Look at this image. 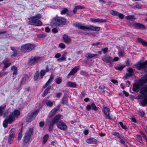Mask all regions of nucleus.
<instances>
[{"label": "nucleus", "instance_id": "1", "mask_svg": "<svg viewBox=\"0 0 147 147\" xmlns=\"http://www.w3.org/2000/svg\"><path fill=\"white\" fill-rule=\"evenodd\" d=\"M42 18V15L37 13L35 15L30 17L28 18L29 23L31 25L36 26H40L42 25V22L39 19Z\"/></svg>", "mask_w": 147, "mask_h": 147}, {"label": "nucleus", "instance_id": "2", "mask_svg": "<svg viewBox=\"0 0 147 147\" xmlns=\"http://www.w3.org/2000/svg\"><path fill=\"white\" fill-rule=\"evenodd\" d=\"M74 25L75 27L84 30H90L95 31H98L100 30L99 27L94 26H87L84 24H81L78 23L74 24Z\"/></svg>", "mask_w": 147, "mask_h": 147}, {"label": "nucleus", "instance_id": "3", "mask_svg": "<svg viewBox=\"0 0 147 147\" xmlns=\"http://www.w3.org/2000/svg\"><path fill=\"white\" fill-rule=\"evenodd\" d=\"M20 114V111L18 110H15L13 112L10 113L8 119L9 123L10 124L14 121L15 118H18Z\"/></svg>", "mask_w": 147, "mask_h": 147}, {"label": "nucleus", "instance_id": "4", "mask_svg": "<svg viewBox=\"0 0 147 147\" xmlns=\"http://www.w3.org/2000/svg\"><path fill=\"white\" fill-rule=\"evenodd\" d=\"M147 82V75L145 76L144 78L140 80L138 84H135L133 86V90L134 91L138 90L142 86L143 83Z\"/></svg>", "mask_w": 147, "mask_h": 147}, {"label": "nucleus", "instance_id": "5", "mask_svg": "<svg viewBox=\"0 0 147 147\" xmlns=\"http://www.w3.org/2000/svg\"><path fill=\"white\" fill-rule=\"evenodd\" d=\"M34 48V45L30 43L27 44L22 45L21 51L24 53L28 52L31 51Z\"/></svg>", "mask_w": 147, "mask_h": 147}, {"label": "nucleus", "instance_id": "6", "mask_svg": "<svg viewBox=\"0 0 147 147\" xmlns=\"http://www.w3.org/2000/svg\"><path fill=\"white\" fill-rule=\"evenodd\" d=\"M53 23L57 26L65 24L66 22V20L62 17H56L53 19Z\"/></svg>", "mask_w": 147, "mask_h": 147}, {"label": "nucleus", "instance_id": "7", "mask_svg": "<svg viewBox=\"0 0 147 147\" xmlns=\"http://www.w3.org/2000/svg\"><path fill=\"white\" fill-rule=\"evenodd\" d=\"M145 89L143 91L142 90H141V93L144 95V97L142 101L141 104L144 106L147 105V85L145 86Z\"/></svg>", "mask_w": 147, "mask_h": 147}, {"label": "nucleus", "instance_id": "8", "mask_svg": "<svg viewBox=\"0 0 147 147\" xmlns=\"http://www.w3.org/2000/svg\"><path fill=\"white\" fill-rule=\"evenodd\" d=\"M32 129L30 128L26 132L24 138V142L27 143L30 140V137L32 135Z\"/></svg>", "mask_w": 147, "mask_h": 147}, {"label": "nucleus", "instance_id": "9", "mask_svg": "<svg viewBox=\"0 0 147 147\" xmlns=\"http://www.w3.org/2000/svg\"><path fill=\"white\" fill-rule=\"evenodd\" d=\"M38 111V110H36L34 112L32 113L27 117L26 121L28 122H30L34 119L37 115Z\"/></svg>", "mask_w": 147, "mask_h": 147}, {"label": "nucleus", "instance_id": "10", "mask_svg": "<svg viewBox=\"0 0 147 147\" xmlns=\"http://www.w3.org/2000/svg\"><path fill=\"white\" fill-rule=\"evenodd\" d=\"M57 126L58 128L62 130H66L67 128L66 124L62 121H59L57 124Z\"/></svg>", "mask_w": 147, "mask_h": 147}, {"label": "nucleus", "instance_id": "11", "mask_svg": "<svg viewBox=\"0 0 147 147\" xmlns=\"http://www.w3.org/2000/svg\"><path fill=\"white\" fill-rule=\"evenodd\" d=\"M147 64V60L142 63V60H140L136 64V65L138 69H140L145 67V65Z\"/></svg>", "mask_w": 147, "mask_h": 147}, {"label": "nucleus", "instance_id": "12", "mask_svg": "<svg viewBox=\"0 0 147 147\" xmlns=\"http://www.w3.org/2000/svg\"><path fill=\"white\" fill-rule=\"evenodd\" d=\"M63 42L66 44H68L70 43L72 39L71 37L66 34H64L63 36Z\"/></svg>", "mask_w": 147, "mask_h": 147}, {"label": "nucleus", "instance_id": "13", "mask_svg": "<svg viewBox=\"0 0 147 147\" xmlns=\"http://www.w3.org/2000/svg\"><path fill=\"white\" fill-rule=\"evenodd\" d=\"M42 58L39 57H35L30 59L29 60V63L32 64L34 63L38 62L40 61Z\"/></svg>", "mask_w": 147, "mask_h": 147}, {"label": "nucleus", "instance_id": "14", "mask_svg": "<svg viewBox=\"0 0 147 147\" xmlns=\"http://www.w3.org/2000/svg\"><path fill=\"white\" fill-rule=\"evenodd\" d=\"M103 111L106 118L110 119L111 117L109 115V109L108 107H104Z\"/></svg>", "mask_w": 147, "mask_h": 147}, {"label": "nucleus", "instance_id": "15", "mask_svg": "<svg viewBox=\"0 0 147 147\" xmlns=\"http://www.w3.org/2000/svg\"><path fill=\"white\" fill-rule=\"evenodd\" d=\"M80 67L78 66L77 67H74L70 71L69 73V74L68 76H73L75 74L79 69Z\"/></svg>", "mask_w": 147, "mask_h": 147}, {"label": "nucleus", "instance_id": "16", "mask_svg": "<svg viewBox=\"0 0 147 147\" xmlns=\"http://www.w3.org/2000/svg\"><path fill=\"white\" fill-rule=\"evenodd\" d=\"M102 60L106 63H111L112 62V59L111 57L107 55L104 56L102 57Z\"/></svg>", "mask_w": 147, "mask_h": 147}, {"label": "nucleus", "instance_id": "17", "mask_svg": "<svg viewBox=\"0 0 147 147\" xmlns=\"http://www.w3.org/2000/svg\"><path fill=\"white\" fill-rule=\"evenodd\" d=\"M61 115H56L53 119L52 123L51 125L52 126L55 123H57L59 121V120L60 119Z\"/></svg>", "mask_w": 147, "mask_h": 147}, {"label": "nucleus", "instance_id": "18", "mask_svg": "<svg viewBox=\"0 0 147 147\" xmlns=\"http://www.w3.org/2000/svg\"><path fill=\"white\" fill-rule=\"evenodd\" d=\"M86 109L89 111L90 109L93 110L94 111H97L98 110V108L96 107L94 103H92L91 105H87L86 107Z\"/></svg>", "mask_w": 147, "mask_h": 147}, {"label": "nucleus", "instance_id": "19", "mask_svg": "<svg viewBox=\"0 0 147 147\" xmlns=\"http://www.w3.org/2000/svg\"><path fill=\"white\" fill-rule=\"evenodd\" d=\"M133 26L137 29H145V26L143 25L138 23H134Z\"/></svg>", "mask_w": 147, "mask_h": 147}, {"label": "nucleus", "instance_id": "20", "mask_svg": "<svg viewBox=\"0 0 147 147\" xmlns=\"http://www.w3.org/2000/svg\"><path fill=\"white\" fill-rule=\"evenodd\" d=\"M85 56L87 58H97L99 55L97 54H92L91 53H88L85 54Z\"/></svg>", "mask_w": 147, "mask_h": 147}, {"label": "nucleus", "instance_id": "21", "mask_svg": "<svg viewBox=\"0 0 147 147\" xmlns=\"http://www.w3.org/2000/svg\"><path fill=\"white\" fill-rule=\"evenodd\" d=\"M86 142L87 143L90 144H95L97 142L96 140L93 138H91L88 139L86 140Z\"/></svg>", "mask_w": 147, "mask_h": 147}, {"label": "nucleus", "instance_id": "22", "mask_svg": "<svg viewBox=\"0 0 147 147\" xmlns=\"http://www.w3.org/2000/svg\"><path fill=\"white\" fill-rule=\"evenodd\" d=\"M58 109H59L57 108H54L53 109L49 114V117H51L54 116Z\"/></svg>", "mask_w": 147, "mask_h": 147}, {"label": "nucleus", "instance_id": "23", "mask_svg": "<svg viewBox=\"0 0 147 147\" xmlns=\"http://www.w3.org/2000/svg\"><path fill=\"white\" fill-rule=\"evenodd\" d=\"M138 41L141 43L144 46H147V42L142 39L141 38H138Z\"/></svg>", "mask_w": 147, "mask_h": 147}, {"label": "nucleus", "instance_id": "24", "mask_svg": "<svg viewBox=\"0 0 147 147\" xmlns=\"http://www.w3.org/2000/svg\"><path fill=\"white\" fill-rule=\"evenodd\" d=\"M90 21L92 22H104L103 20L100 19L90 18Z\"/></svg>", "mask_w": 147, "mask_h": 147}, {"label": "nucleus", "instance_id": "25", "mask_svg": "<svg viewBox=\"0 0 147 147\" xmlns=\"http://www.w3.org/2000/svg\"><path fill=\"white\" fill-rule=\"evenodd\" d=\"M53 78V76H51L50 77V78L48 80V81L46 83L44 86H43V88H46L47 86L49 85L51 82Z\"/></svg>", "mask_w": 147, "mask_h": 147}, {"label": "nucleus", "instance_id": "26", "mask_svg": "<svg viewBox=\"0 0 147 147\" xmlns=\"http://www.w3.org/2000/svg\"><path fill=\"white\" fill-rule=\"evenodd\" d=\"M66 84L67 86L69 87H75L76 86V85L75 83L71 82H67Z\"/></svg>", "mask_w": 147, "mask_h": 147}, {"label": "nucleus", "instance_id": "27", "mask_svg": "<svg viewBox=\"0 0 147 147\" xmlns=\"http://www.w3.org/2000/svg\"><path fill=\"white\" fill-rule=\"evenodd\" d=\"M9 61V59H7L3 61V62L4 64L5 65L4 67V68L3 69L5 68H6L7 67L10 65L11 64V63H7V62Z\"/></svg>", "mask_w": 147, "mask_h": 147}, {"label": "nucleus", "instance_id": "28", "mask_svg": "<svg viewBox=\"0 0 147 147\" xmlns=\"http://www.w3.org/2000/svg\"><path fill=\"white\" fill-rule=\"evenodd\" d=\"M127 71L129 72V73L127 74L125 77H127L128 76H130L132 74V73L133 71V69L131 68H129L127 69Z\"/></svg>", "mask_w": 147, "mask_h": 147}, {"label": "nucleus", "instance_id": "29", "mask_svg": "<svg viewBox=\"0 0 147 147\" xmlns=\"http://www.w3.org/2000/svg\"><path fill=\"white\" fill-rule=\"evenodd\" d=\"M11 69L13 71V75H16L17 74V67L15 66H13L11 68Z\"/></svg>", "mask_w": 147, "mask_h": 147}, {"label": "nucleus", "instance_id": "30", "mask_svg": "<svg viewBox=\"0 0 147 147\" xmlns=\"http://www.w3.org/2000/svg\"><path fill=\"white\" fill-rule=\"evenodd\" d=\"M126 19L130 20L133 21L135 19L134 17L133 16H128L125 17Z\"/></svg>", "mask_w": 147, "mask_h": 147}, {"label": "nucleus", "instance_id": "31", "mask_svg": "<svg viewBox=\"0 0 147 147\" xmlns=\"http://www.w3.org/2000/svg\"><path fill=\"white\" fill-rule=\"evenodd\" d=\"M15 129L14 128H12L9 132V136H13L15 134Z\"/></svg>", "mask_w": 147, "mask_h": 147}, {"label": "nucleus", "instance_id": "32", "mask_svg": "<svg viewBox=\"0 0 147 147\" xmlns=\"http://www.w3.org/2000/svg\"><path fill=\"white\" fill-rule=\"evenodd\" d=\"M8 117L6 118L3 122V126L4 127H6L7 126L8 123H9L8 120Z\"/></svg>", "mask_w": 147, "mask_h": 147}, {"label": "nucleus", "instance_id": "33", "mask_svg": "<svg viewBox=\"0 0 147 147\" xmlns=\"http://www.w3.org/2000/svg\"><path fill=\"white\" fill-rule=\"evenodd\" d=\"M49 138V135L48 134L45 135L44 137H43V144H45L46 142H47V141L48 140V139Z\"/></svg>", "mask_w": 147, "mask_h": 147}, {"label": "nucleus", "instance_id": "34", "mask_svg": "<svg viewBox=\"0 0 147 147\" xmlns=\"http://www.w3.org/2000/svg\"><path fill=\"white\" fill-rule=\"evenodd\" d=\"M53 102L50 100H47L46 102V105L48 107H51L53 105Z\"/></svg>", "mask_w": 147, "mask_h": 147}, {"label": "nucleus", "instance_id": "35", "mask_svg": "<svg viewBox=\"0 0 147 147\" xmlns=\"http://www.w3.org/2000/svg\"><path fill=\"white\" fill-rule=\"evenodd\" d=\"M118 12L113 10H111L110 11V13L113 16H117Z\"/></svg>", "mask_w": 147, "mask_h": 147}, {"label": "nucleus", "instance_id": "36", "mask_svg": "<svg viewBox=\"0 0 147 147\" xmlns=\"http://www.w3.org/2000/svg\"><path fill=\"white\" fill-rule=\"evenodd\" d=\"M118 54L120 57H122L124 55V52L123 50H119L118 52Z\"/></svg>", "mask_w": 147, "mask_h": 147}, {"label": "nucleus", "instance_id": "37", "mask_svg": "<svg viewBox=\"0 0 147 147\" xmlns=\"http://www.w3.org/2000/svg\"><path fill=\"white\" fill-rule=\"evenodd\" d=\"M6 105H4L3 106L0 107V115L2 116L3 115V111L6 107Z\"/></svg>", "mask_w": 147, "mask_h": 147}, {"label": "nucleus", "instance_id": "38", "mask_svg": "<svg viewBox=\"0 0 147 147\" xmlns=\"http://www.w3.org/2000/svg\"><path fill=\"white\" fill-rule=\"evenodd\" d=\"M51 88V86H48L45 90L44 93V96H45L48 93V92Z\"/></svg>", "mask_w": 147, "mask_h": 147}, {"label": "nucleus", "instance_id": "39", "mask_svg": "<svg viewBox=\"0 0 147 147\" xmlns=\"http://www.w3.org/2000/svg\"><path fill=\"white\" fill-rule=\"evenodd\" d=\"M136 139L140 142L142 143V137L141 136L139 135H137L136 137Z\"/></svg>", "mask_w": 147, "mask_h": 147}, {"label": "nucleus", "instance_id": "40", "mask_svg": "<svg viewBox=\"0 0 147 147\" xmlns=\"http://www.w3.org/2000/svg\"><path fill=\"white\" fill-rule=\"evenodd\" d=\"M55 80V82L57 84H59L62 82L61 79L59 77H57L56 78Z\"/></svg>", "mask_w": 147, "mask_h": 147}, {"label": "nucleus", "instance_id": "41", "mask_svg": "<svg viewBox=\"0 0 147 147\" xmlns=\"http://www.w3.org/2000/svg\"><path fill=\"white\" fill-rule=\"evenodd\" d=\"M39 76V72L38 71L36 72L34 76V79L35 80H36L38 78Z\"/></svg>", "mask_w": 147, "mask_h": 147}, {"label": "nucleus", "instance_id": "42", "mask_svg": "<svg viewBox=\"0 0 147 147\" xmlns=\"http://www.w3.org/2000/svg\"><path fill=\"white\" fill-rule=\"evenodd\" d=\"M81 8V7L80 6H76L74 8L73 12L74 13H76V11L78 9H80Z\"/></svg>", "mask_w": 147, "mask_h": 147}, {"label": "nucleus", "instance_id": "43", "mask_svg": "<svg viewBox=\"0 0 147 147\" xmlns=\"http://www.w3.org/2000/svg\"><path fill=\"white\" fill-rule=\"evenodd\" d=\"M125 66L124 65L120 66L117 67H115V68L116 70L120 71L123 69Z\"/></svg>", "mask_w": 147, "mask_h": 147}, {"label": "nucleus", "instance_id": "44", "mask_svg": "<svg viewBox=\"0 0 147 147\" xmlns=\"http://www.w3.org/2000/svg\"><path fill=\"white\" fill-rule=\"evenodd\" d=\"M13 138V136L9 135L8 139V142L9 144H11V143L12 140Z\"/></svg>", "mask_w": 147, "mask_h": 147}, {"label": "nucleus", "instance_id": "45", "mask_svg": "<svg viewBox=\"0 0 147 147\" xmlns=\"http://www.w3.org/2000/svg\"><path fill=\"white\" fill-rule=\"evenodd\" d=\"M68 11V9L67 8H64L63 9L61 12V14L63 15L65 14Z\"/></svg>", "mask_w": 147, "mask_h": 147}, {"label": "nucleus", "instance_id": "46", "mask_svg": "<svg viewBox=\"0 0 147 147\" xmlns=\"http://www.w3.org/2000/svg\"><path fill=\"white\" fill-rule=\"evenodd\" d=\"M65 56L64 55H63L60 58H59L57 60L59 62L63 60H65Z\"/></svg>", "mask_w": 147, "mask_h": 147}, {"label": "nucleus", "instance_id": "47", "mask_svg": "<svg viewBox=\"0 0 147 147\" xmlns=\"http://www.w3.org/2000/svg\"><path fill=\"white\" fill-rule=\"evenodd\" d=\"M45 70H42L40 72V77L41 79L43 78V76L45 75Z\"/></svg>", "mask_w": 147, "mask_h": 147}, {"label": "nucleus", "instance_id": "48", "mask_svg": "<svg viewBox=\"0 0 147 147\" xmlns=\"http://www.w3.org/2000/svg\"><path fill=\"white\" fill-rule=\"evenodd\" d=\"M59 47L62 49H64L65 47V45L63 43H60L59 45Z\"/></svg>", "mask_w": 147, "mask_h": 147}, {"label": "nucleus", "instance_id": "49", "mask_svg": "<svg viewBox=\"0 0 147 147\" xmlns=\"http://www.w3.org/2000/svg\"><path fill=\"white\" fill-rule=\"evenodd\" d=\"M9 113L8 110H5L3 113L2 115L4 117H6L8 114Z\"/></svg>", "mask_w": 147, "mask_h": 147}, {"label": "nucleus", "instance_id": "50", "mask_svg": "<svg viewBox=\"0 0 147 147\" xmlns=\"http://www.w3.org/2000/svg\"><path fill=\"white\" fill-rule=\"evenodd\" d=\"M124 15L123 14L120 13L119 12L117 16H118L119 18L121 19H123L124 18Z\"/></svg>", "mask_w": 147, "mask_h": 147}, {"label": "nucleus", "instance_id": "51", "mask_svg": "<svg viewBox=\"0 0 147 147\" xmlns=\"http://www.w3.org/2000/svg\"><path fill=\"white\" fill-rule=\"evenodd\" d=\"M108 51V48H102L101 49V51H102L104 52V53H107Z\"/></svg>", "mask_w": 147, "mask_h": 147}, {"label": "nucleus", "instance_id": "52", "mask_svg": "<svg viewBox=\"0 0 147 147\" xmlns=\"http://www.w3.org/2000/svg\"><path fill=\"white\" fill-rule=\"evenodd\" d=\"M62 102L63 104H66L67 103V101L65 98H63L62 99Z\"/></svg>", "mask_w": 147, "mask_h": 147}, {"label": "nucleus", "instance_id": "53", "mask_svg": "<svg viewBox=\"0 0 147 147\" xmlns=\"http://www.w3.org/2000/svg\"><path fill=\"white\" fill-rule=\"evenodd\" d=\"M113 135L115 136L116 137H117L118 138H120V136L119 134L117 132H115Z\"/></svg>", "mask_w": 147, "mask_h": 147}, {"label": "nucleus", "instance_id": "54", "mask_svg": "<svg viewBox=\"0 0 147 147\" xmlns=\"http://www.w3.org/2000/svg\"><path fill=\"white\" fill-rule=\"evenodd\" d=\"M52 32L54 33H56L58 32V30L56 28H53L52 30Z\"/></svg>", "mask_w": 147, "mask_h": 147}, {"label": "nucleus", "instance_id": "55", "mask_svg": "<svg viewBox=\"0 0 147 147\" xmlns=\"http://www.w3.org/2000/svg\"><path fill=\"white\" fill-rule=\"evenodd\" d=\"M120 125H121V127L123 129H125L126 128V127L125 126L123 125V123L121 122H120L119 123Z\"/></svg>", "mask_w": 147, "mask_h": 147}, {"label": "nucleus", "instance_id": "56", "mask_svg": "<svg viewBox=\"0 0 147 147\" xmlns=\"http://www.w3.org/2000/svg\"><path fill=\"white\" fill-rule=\"evenodd\" d=\"M61 54L60 53H58L55 55V57L56 58H59L61 57Z\"/></svg>", "mask_w": 147, "mask_h": 147}, {"label": "nucleus", "instance_id": "57", "mask_svg": "<svg viewBox=\"0 0 147 147\" xmlns=\"http://www.w3.org/2000/svg\"><path fill=\"white\" fill-rule=\"evenodd\" d=\"M22 132L21 131H20L18 134V140L20 139L22 137Z\"/></svg>", "mask_w": 147, "mask_h": 147}, {"label": "nucleus", "instance_id": "58", "mask_svg": "<svg viewBox=\"0 0 147 147\" xmlns=\"http://www.w3.org/2000/svg\"><path fill=\"white\" fill-rule=\"evenodd\" d=\"M28 76L27 75H25V77L23 78H22V82H23L24 81H26L27 79Z\"/></svg>", "mask_w": 147, "mask_h": 147}, {"label": "nucleus", "instance_id": "59", "mask_svg": "<svg viewBox=\"0 0 147 147\" xmlns=\"http://www.w3.org/2000/svg\"><path fill=\"white\" fill-rule=\"evenodd\" d=\"M119 60V58L117 57H115L113 59H112V62L117 61Z\"/></svg>", "mask_w": 147, "mask_h": 147}, {"label": "nucleus", "instance_id": "60", "mask_svg": "<svg viewBox=\"0 0 147 147\" xmlns=\"http://www.w3.org/2000/svg\"><path fill=\"white\" fill-rule=\"evenodd\" d=\"M46 36V34H43L39 35L38 36V37H40V38H43V37H44Z\"/></svg>", "mask_w": 147, "mask_h": 147}, {"label": "nucleus", "instance_id": "61", "mask_svg": "<svg viewBox=\"0 0 147 147\" xmlns=\"http://www.w3.org/2000/svg\"><path fill=\"white\" fill-rule=\"evenodd\" d=\"M123 93L125 95V96H127L129 95V93L127 92H126L125 90H123Z\"/></svg>", "mask_w": 147, "mask_h": 147}, {"label": "nucleus", "instance_id": "62", "mask_svg": "<svg viewBox=\"0 0 147 147\" xmlns=\"http://www.w3.org/2000/svg\"><path fill=\"white\" fill-rule=\"evenodd\" d=\"M44 124V122L41 121L39 123V126L41 127H42L43 126Z\"/></svg>", "mask_w": 147, "mask_h": 147}, {"label": "nucleus", "instance_id": "63", "mask_svg": "<svg viewBox=\"0 0 147 147\" xmlns=\"http://www.w3.org/2000/svg\"><path fill=\"white\" fill-rule=\"evenodd\" d=\"M99 135L101 137H103L105 135V133L101 132L99 134Z\"/></svg>", "mask_w": 147, "mask_h": 147}, {"label": "nucleus", "instance_id": "64", "mask_svg": "<svg viewBox=\"0 0 147 147\" xmlns=\"http://www.w3.org/2000/svg\"><path fill=\"white\" fill-rule=\"evenodd\" d=\"M50 30L49 28L47 27L45 28V31L46 32H48L50 31Z\"/></svg>", "mask_w": 147, "mask_h": 147}]
</instances>
